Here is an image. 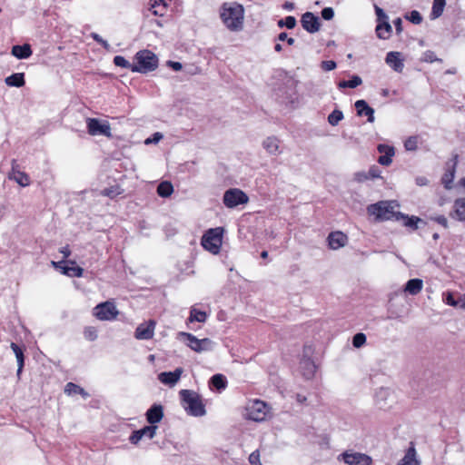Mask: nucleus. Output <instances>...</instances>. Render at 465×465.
<instances>
[{"instance_id":"16","label":"nucleus","mask_w":465,"mask_h":465,"mask_svg":"<svg viewBox=\"0 0 465 465\" xmlns=\"http://www.w3.org/2000/svg\"><path fill=\"white\" fill-rule=\"evenodd\" d=\"M379 153H383L378 159V163L384 166H389L392 163V157L395 154V149L393 146L380 143L377 146Z\"/></svg>"},{"instance_id":"48","label":"nucleus","mask_w":465,"mask_h":465,"mask_svg":"<svg viewBox=\"0 0 465 465\" xmlns=\"http://www.w3.org/2000/svg\"><path fill=\"white\" fill-rule=\"evenodd\" d=\"M84 336L88 341H95L97 339V331L94 327H86L84 331Z\"/></svg>"},{"instance_id":"11","label":"nucleus","mask_w":465,"mask_h":465,"mask_svg":"<svg viewBox=\"0 0 465 465\" xmlns=\"http://www.w3.org/2000/svg\"><path fill=\"white\" fill-rule=\"evenodd\" d=\"M342 460L348 465H371V458L360 452L345 451L341 454Z\"/></svg>"},{"instance_id":"64","label":"nucleus","mask_w":465,"mask_h":465,"mask_svg":"<svg viewBox=\"0 0 465 465\" xmlns=\"http://www.w3.org/2000/svg\"><path fill=\"white\" fill-rule=\"evenodd\" d=\"M60 252L64 255V258H68L71 254V251L69 249V246H64L60 249Z\"/></svg>"},{"instance_id":"7","label":"nucleus","mask_w":465,"mask_h":465,"mask_svg":"<svg viewBox=\"0 0 465 465\" xmlns=\"http://www.w3.org/2000/svg\"><path fill=\"white\" fill-rule=\"evenodd\" d=\"M248 195L238 188H231L225 191L223 198V204L227 208H234L240 204L247 203Z\"/></svg>"},{"instance_id":"20","label":"nucleus","mask_w":465,"mask_h":465,"mask_svg":"<svg viewBox=\"0 0 465 465\" xmlns=\"http://www.w3.org/2000/svg\"><path fill=\"white\" fill-rule=\"evenodd\" d=\"M401 56V53L391 51L386 54L385 58L386 64L398 73L402 72L404 68L403 59Z\"/></svg>"},{"instance_id":"58","label":"nucleus","mask_w":465,"mask_h":465,"mask_svg":"<svg viewBox=\"0 0 465 465\" xmlns=\"http://www.w3.org/2000/svg\"><path fill=\"white\" fill-rule=\"evenodd\" d=\"M354 179L359 183L365 182V181L369 180L368 173L367 172H358L354 174Z\"/></svg>"},{"instance_id":"13","label":"nucleus","mask_w":465,"mask_h":465,"mask_svg":"<svg viewBox=\"0 0 465 465\" xmlns=\"http://www.w3.org/2000/svg\"><path fill=\"white\" fill-rule=\"evenodd\" d=\"M155 322L150 320L147 322L141 323L134 331V337L137 340H150L154 334Z\"/></svg>"},{"instance_id":"26","label":"nucleus","mask_w":465,"mask_h":465,"mask_svg":"<svg viewBox=\"0 0 465 465\" xmlns=\"http://www.w3.org/2000/svg\"><path fill=\"white\" fill-rule=\"evenodd\" d=\"M422 287H423L422 280L414 278V279L409 280L406 282L405 287H404V292H408L411 295H416L422 290Z\"/></svg>"},{"instance_id":"37","label":"nucleus","mask_w":465,"mask_h":465,"mask_svg":"<svg viewBox=\"0 0 465 465\" xmlns=\"http://www.w3.org/2000/svg\"><path fill=\"white\" fill-rule=\"evenodd\" d=\"M173 192V186L170 182L164 181L157 186V193L163 198L169 197Z\"/></svg>"},{"instance_id":"15","label":"nucleus","mask_w":465,"mask_h":465,"mask_svg":"<svg viewBox=\"0 0 465 465\" xmlns=\"http://www.w3.org/2000/svg\"><path fill=\"white\" fill-rule=\"evenodd\" d=\"M458 163V155H454L452 163H447L446 170L441 178V183L446 189H451L455 177L456 165Z\"/></svg>"},{"instance_id":"29","label":"nucleus","mask_w":465,"mask_h":465,"mask_svg":"<svg viewBox=\"0 0 465 465\" xmlns=\"http://www.w3.org/2000/svg\"><path fill=\"white\" fill-rule=\"evenodd\" d=\"M263 148L270 153L276 155L279 152V140L274 137H267L262 143Z\"/></svg>"},{"instance_id":"35","label":"nucleus","mask_w":465,"mask_h":465,"mask_svg":"<svg viewBox=\"0 0 465 465\" xmlns=\"http://www.w3.org/2000/svg\"><path fill=\"white\" fill-rule=\"evenodd\" d=\"M73 265L68 266L64 265L62 267V272L64 275L70 276V277H81L84 273V269L79 266H74V262H70Z\"/></svg>"},{"instance_id":"3","label":"nucleus","mask_w":465,"mask_h":465,"mask_svg":"<svg viewBox=\"0 0 465 465\" xmlns=\"http://www.w3.org/2000/svg\"><path fill=\"white\" fill-rule=\"evenodd\" d=\"M135 64L132 66L133 73L147 74L158 67L157 55L148 49L138 51L134 57Z\"/></svg>"},{"instance_id":"63","label":"nucleus","mask_w":465,"mask_h":465,"mask_svg":"<svg viewBox=\"0 0 465 465\" xmlns=\"http://www.w3.org/2000/svg\"><path fill=\"white\" fill-rule=\"evenodd\" d=\"M312 353V349L311 346H308V345H305L303 347V354H302V359H307L308 357H311Z\"/></svg>"},{"instance_id":"19","label":"nucleus","mask_w":465,"mask_h":465,"mask_svg":"<svg viewBox=\"0 0 465 465\" xmlns=\"http://www.w3.org/2000/svg\"><path fill=\"white\" fill-rule=\"evenodd\" d=\"M183 373L182 368H176L173 371H163L158 375V380L166 385H175Z\"/></svg>"},{"instance_id":"41","label":"nucleus","mask_w":465,"mask_h":465,"mask_svg":"<svg viewBox=\"0 0 465 465\" xmlns=\"http://www.w3.org/2000/svg\"><path fill=\"white\" fill-rule=\"evenodd\" d=\"M157 426L153 424H150L148 426H144L143 428L140 429L143 433V438H147L149 440H152L154 438L157 430Z\"/></svg>"},{"instance_id":"33","label":"nucleus","mask_w":465,"mask_h":465,"mask_svg":"<svg viewBox=\"0 0 465 465\" xmlns=\"http://www.w3.org/2000/svg\"><path fill=\"white\" fill-rule=\"evenodd\" d=\"M445 5L446 0H433L432 8L430 15V19L434 20L439 18L442 15Z\"/></svg>"},{"instance_id":"25","label":"nucleus","mask_w":465,"mask_h":465,"mask_svg":"<svg viewBox=\"0 0 465 465\" xmlns=\"http://www.w3.org/2000/svg\"><path fill=\"white\" fill-rule=\"evenodd\" d=\"M5 83L10 87H22L25 84V74L24 73H14L11 75L5 77Z\"/></svg>"},{"instance_id":"21","label":"nucleus","mask_w":465,"mask_h":465,"mask_svg":"<svg viewBox=\"0 0 465 465\" xmlns=\"http://www.w3.org/2000/svg\"><path fill=\"white\" fill-rule=\"evenodd\" d=\"M11 54L17 59H27L32 55L33 51L29 44L15 45L12 47Z\"/></svg>"},{"instance_id":"42","label":"nucleus","mask_w":465,"mask_h":465,"mask_svg":"<svg viewBox=\"0 0 465 465\" xmlns=\"http://www.w3.org/2000/svg\"><path fill=\"white\" fill-rule=\"evenodd\" d=\"M279 27H287L288 29H292L296 25V19L294 16L289 15L286 16L284 19H281L277 23Z\"/></svg>"},{"instance_id":"54","label":"nucleus","mask_w":465,"mask_h":465,"mask_svg":"<svg viewBox=\"0 0 465 465\" xmlns=\"http://www.w3.org/2000/svg\"><path fill=\"white\" fill-rule=\"evenodd\" d=\"M367 173L369 179H376L381 177V170L376 165H372Z\"/></svg>"},{"instance_id":"24","label":"nucleus","mask_w":465,"mask_h":465,"mask_svg":"<svg viewBox=\"0 0 465 465\" xmlns=\"http://www.w3.org/2000/svg\"><path fill=\"white\" fill-rule=\"evenodd\" d=\"M460 222H465V198H458L453 203V213L450 214Z\"/></svg>"},{"instance_id":"2","label":"nucleus","mask_w":465,"mask_h":465,"mask_svg":"<svg viewBox=\"0 0 465 465\" xmlns=\"http://www.w3.org/2000/svg\"><path fill=\"white\" fill-rule=\"evenodd\" d=\"M181 404L186 413L193 417L205 415L206 410L200 394L192 390H181L179 391Z\"/></svg>"},{"instance_id":"56","label":"nucleus","mask_w":465,"mask_h":465,"mask_svg":"<svg viewBox=\"0 0 465 465\" xmlns=\"http://www.w3.org/2000/svg\"><path fill=\"white\" fill-rule=\"evenodd\" d=\"M374 7H375V14L377 15V23L384 21V20H388V15H386V13L383 11L382 8L379 7L378 5H375Z\"/></svg>"},{"instance_id":"8","label":"nucleus","mask_w":465,"mask_h":465,"mask_svg":"<svg viewBox=\"0 0 465 465\" xmlns=\"http://www.w3.org/2000/svg\"><path fill=\"white\" fill-rule=\"evenodd\" d=\"M118 313L114 302L109 301L101 302L94 308V315L100 321H113Z\"/></svg>"},{"instance_id":"31","label":"nucleus","mask_w":465,"mask_h":465,"mask_svg":"<svg viewBox=\"0 0 465 465\" xmlns=\"http://www.w3.org/2000/svg\"><path fill=\"white\" fill-rule=\"evenodd\" d=\"M398 465H420L416 459V450L414 447H410L404 457L399 461Z\"/></svg>"},{"instance_id":"22","label":"nucleus","mask_w":465,"mask_h":465,"mask_svg":"<svg viewBox=\"0 0 465 465\" xmlns=\"http://www.w3.org/2000/svg\"><path fill=\"white\" fill-rule=\"evenodd\" d=\"M148 10L154 16H163L168 7L164 0H150Z\"/></svg>"},{"instance_id":"57","label":"nucleus","mask_w":465,"mask_h":465,"mask_svg":"<svg viewBox=\"0 0 465 465\" xmlns=\"http://www.w3.org/2000/svg\"><path fill=\"white\" fill-rule=\"evenodd\" d=\"M430 219L432 221L438 223L439 224H440L444 228L448 227V220H447V218L444 215H438V216H435V217H430Z\"/></svg>"},{"instance_id":"45","label":"nucleus","mask_w":465,"mask_h":465,"mask_svg":"<svg viewBox=\"0 0 465 465\" xmlns=\"http://www.w3.org/2000/svg\"><path fill=\"white\" fill-rule=\"evenodd\" d=\"M405 18L414 25H420L422 22V16L417 10L411 11Z\"/></svg>"},{"instance_id":"12","label":"nucleus","mask_w":465,"mask_h":465,"mask_svg":"<svg viewBox=\"0 0 465 465\" xmlns=\"http://www.w3.org/2000/svg\"><path fill=\"white\" fill-rule=\"evenodd\" d=\"M248 418L254 421L264 420L267 415V405L262 401H255L248 409Z\"/></svg>"},{"instance_id":"5","label":"nucleus","mask_w":465,"mask_h":465,"mask_svg":"<svg viewBox=\"0 0 465 465\" xmlns=\"http://www.w3.org/2000/svg\"><path fill=\"white\" fill-rule=\"evenodd\" d=\"M367 210L369 214L375 216L378 221H396V214L398 212L394 211L392 202L381 201L369 205Z\"/></svg>"},{"instance_id":"40","label":"nucleus","mask_w":465,"mask_h":465,"mask_svg":"<svg viewBox=\"0 0 465 465\" xmlns=\"http://www.w3.org/2000/svg\"><path fill=\"white\" fill-rule=\"evenodd\" d=\"M419 136L412 135L408 137L404 142L406 151L414 152L418 149Z\"/></svg>"},{"instance_id":"18","label":"nucleus","mask_w":465,"mask_h":465,"mask_svg":"<svg viewBox=\"0 0 465 465\" xmlns=\"http://www.w3.org/2000/svg\"><path fill=\"white\" fill-rule=\"evenodd\" d=\"M354 106L358 116H367L369 123L374 122V109L371 107L365 100L361 99L356 101Z\"/></svg>"},{"instance_id":"34","label":"nucleus","mask_w":465,"mask_h":465,"mask_svg":"<svg viewBox=\"0 0 465 465\" xmlns=\"http://www.w3.org/2000/svg\"><path fill=\"white\" fill-rule=\"evenodd\" d=\"M64 393H66L67 395L80 394L84 399L89 397V393L87 391H85L82 387L74 382H68L65 385Z\"/></svg>"},{"instance_id":"14","label":"nucleus","mask_w":465,"mask_h":465,"mask_svg":"<svg viewBox=\"0 0 465 465\" xmlns=\"http://www.w3.org/2000/svg\"><path fill=\"white\" fill-rule=\"evenodd\" d=\"M327 241L330 249L338 250L347 244L348 237L342 232L335 231L329 233Z\"/></svg>"},{"instance_id":"39","label":"nucleus","mask_w":465,"mask_h":465,"mask_svg":"<svg viewBox=\"0 0 465 465\" xmlns=\"http://www.w3.org/2000/svg\"><path fill=\"white\" fill-rule=\"evenodd\" d=\"M344 118L343 113L341 110L336 108L328 115V123L331 126H336Z\"/></svg>"},{"instance_id":"52","label":"nucleus","mask_w":465,"mask_h":465,"mask_svg":"<svg viewBox=\"0 0 465 465\" xmlns=\"http://www.w3.org/2000/svg\"><path fill=\"white\" fill-rule=\"evenodd\" d=\"M143 439V433L141 430H137L133 431L132 435L129 438V440L132 444L136 445Z\"/></svg>"},{"instance_id":"55","label":"nucleus","mask_w":465,"mask_h":465,"mask_svg":"<svg viewBox=\"0 0 465 465\" xmlns=\"http://www.w3.org/2000/svg\"><path fill=\"white\" fill-rule=\"evenodd\" d=\"M276 40H278V41H286L289 45H293L294 43H295V39L292 38V37H288V35H287L286 32L280 33L277 35Z\"/></svg>"},{"instance_id":"43","label":"nucleus","mask_w":465,"mask_h":465,"mask_svg":"<svg viewBox=\"0 0 465 465\" xmlns=\"http://www.w3.org/2000/svg\"><path fill=\"white\" fill-rule=\"evenodd\" d=\"M114 64L116 66L130 69L132 71V66H134V64H131L129 61H127L124 56L122 55H116L114 57Z\"/></svg>"},{"instance_id":"62","label":"nucleus","mask_w":465,"mask_h":465,"mask_svg":"<svg viewBox=\"0 0 465 465\" xmlns=\"http://www.w3.org/2000/svg\"><path fill=\"white\" fill-rule=\"evenodd\" d=\"M393 24H394V26H395L397 34H401L402 32V21H401V18H396L393 21Z\"/></svg>"},{"instance_id":"27","label":"nucleus","mask_w":465,"mask_h":465,"mask_svg":"<svg viewBox=\"0 0 465 465\" xmlns=\"http://www.w3.org/2000/svg\"><path fill=\"white\" fill-rule=\"evenodd\" d=\"M392 28L388 20L377 23L376 34L380 39H388L391 34Z\"/></svg>"},{"instance_id":"59","label":"nucleus","mask_w":465,"mask_h":465,"mask_svg":"<svg viewBox=\"0 0 465 465\" xmlns=\"http://www.w3.org/2000/svg\"><path fill=\"white\" fill-rule=\"evenodd\" d=\"M167 64L174 71H180L183 68V65L180 62L168 61Z\"/></svg>"},{"instance_id":"60","label":"nucleus","mask_w":465,"mask_h":465,"mask_svg":"<svg viewBox=\"0 0 465 465\" xmlns=\"http://www.w3.org/2000/svg\"><path fill=\"white\" fill-rule=\"evenodd\" d=\"M446 303L450 306H459V300L456 301L451 293H449L446 297Z\"/></svg>"},{"instance_id":"9","label":"nucleus","mask_w":465,"mask_h":465,"mask_svg":"<svg viewBox=\"0 0 465 465\" xmlns=\"http://www.w3.org/2000/svg\"><path fill=\"white\" fill-rule=\"evenodd\" d=\"M86 123L89 134L111 137V127L106 121L101 122L97 118H87Z\"/></svg>"},{"instance_id":"28","label":"nucleus","mask_w":465,"mask_h":465,"mask_svg":"<svg viewBox=\"0 0 465 465\" xmlns=\"http://www.w3.org/2000/svg\"><path fill=\"white\" fill-rule=\"evenodd\" d=\"M10 347L16 357L17 365H18L17 376L19 377L23 371L24 365H25L24 351L18 344H16L15 342H11Z\"/></svg>"},{"instance_id":"10","label":"nucleus","mask_w":465,"mask_h":465,"mask_svg":"<svg viewBox=\"0 0 465 465\" xmlns=\"http://www.w3.org/2000/svg\"><path fill=\"white\" fill-rule=\"evenodd\" d=\"M301 24L302 28L310 34H314L320 30V18L312 12H306L302 15Z\"/></svg>"},{"instance_id":"47","label":"nucleus","mask_w":465,"mask_h":465,"mask_svg":"<svg viewBox=\"0 0 465 465\" xmlns=\"http://www.w3.org/2000/svg\"><path fill=\"white\" fill-rule=\"evenodd\" d=\"M366 335L362 332H358L352 337V345L355 348H361L366 342Z\"/></svg>"},{"instance_id":"4","label":"nucleus","mask_w":465,"mask_h":465,"mask_svg":"<svg viewBox=\"0 0 465 465\" xmlns=\"http://www.w3.org/2000/svg\"><path fill=\"white\" fill-rule=\"evenodd\" d=\"M223 229L216 227L209 229L202 237V246L213 254L219 253L223 242Z\"/></svg>"},{"instance_id":"17","label":"nucleus","mask_w":465,"mask_h":465,"mask_svg":"<svg viewBox=\"0 0 465 465\" xmlns=\"http://www.w3.org/2000/svg\"><path fill=\"white\" fill-rule=\"evenodd\" d=\"M146 420L155 425L163 418V407L161 404L153 403L145 413Z\"/></svg>"},{"instance_id":"23","label":"nucleus","mask_w":465,"mask_h":465,"mask_svg":"<svg viewBox=\"0 0 465 465\" xmlns=\"http://www.w3.org/2000/svg\"><path fill=\"white\" fill-rule=\"evenodd\" d=\"M396 221H402L403 225L409 227L412 230L418 229V223H422V220L417 216H409L408 214H404L402 213H397Z\"/></svg>"},{"instance_id":"53","label":"nucleus","mask_w":465,"mask_h":465,"mask_svg":"<svg viewBox=\"0 0 465 465\" xmlns=\"http://www.w3.org/2000/svg\"><path fill=\"white\" fill-rule=\"evenodd\" d=\"M163 135L161 133L156 132L151 137L147 138L144 141V143L145 144L157 143L160 142V140L163 139Z\"/></svg>"},{"instance_id":"30","label":"nucleus","mask_w":465,"mask_h":465,"mask_svg":"<svg viewBox=\"0 0 465 465\" xmlns=\"http://www.w3.org/2000/svg\"><path fill=\"white\" fill-rule=\"evenodd\" d=\"M301 366L304 370L303 375L307 379H311L313 377L316 371V365L311 357H308L307 359H302Z\"/></svg>"},{"instance_id":"44","label":"nucleus","mask_w":465,"mask_h":465,"mask_svg":"<svg viewBox=\"0 0 465 465\" xmlns=\"http://www.w3.org/2000/svg\"><path fill=\"white\" fill-rule=\"evenodd\" d=\"M421 61L425 63H433V62H442V59L438 58L436 54L433 51L427 50L423 53Z\"/></svg>"},{"instance_id":"6","label":"nucleus","mask_w":465,"mask_h":465,"mask_svg":"<svg viewBox=\"0 0 465 465\" xmlns=\"http://www.w3.org/2000/svg\"><path fill=\"white\" fill-rule=\"evenodd\" d=\"M178 335L183 339L188 347L196 352L212 351L213 348V341L209 338L198 339L193 334L184 331L179 332Z\"/></svg>"},{"instance_id":"49","label":"nucleus","mask_w":465,"mask_h":465,"mask_svg":"<svg viewBox=\"0 0 465 465\" xmlns=\"http://www.w3.org/2000/svg\"><path fill=\"white\" fill-rule=\"evenodd\" d=\"M337 66V64L335 61L333 60H327V61H322L321 63V68L323 70V71H326V72H329V71H331V70H334Z\"/></svg>"},{"instance_id":"51","label":"nucleus","mask_w":465,"mask_h":465,"mask_svg":"<svg viewBox=\"0 0 465 465\" xmlns=\"http://www.w3.org/2000/svg\"><path fill=\"white\" fill-rule=\"evenodd\" d=\"M322 17L324 20H331L334 16V10L331 7H324L321 12Z\"/></svg>"},{"instance_id":"36","label":"nucleus","mask_w":465,"mask_h":465,"mask_svg":"<svg viewBox=\"0 0 465 465\" xmlns=\"http://www.w3.org/2000/svg\"><path fill=\"white\" fill-rule=\"evenodd\" d=\"M210 384L218 391L224 390L227 386L226 377L220 373L214 374L210 380Z\"/></svg>"},{"instance_id":"32","label":"nucleus","mask_w":465,"mask_h":465,"mask_svg":"<svg viewBox=\"0 0 465 465\" xmlns=\"http://www.w3.org/2000/svg\"><path fill=\"white\" fill-rule=\"evenodd\" d=\"M362 84L361 78L354 74L351 77L350 80H341L338 83V88L339 89H345V88H356L359 85Z\"/></svg>"},{"instance_id":"38","label":"nucleus","mask_w":465,"mask_h":465,"mask_svg":"<svg viewBox=\"0 0 465 465\" xmlns=\"http://www.w3.org/2000/svg\"><path fill=\"white\" fill-rule=\"evenodd\" d=\"M207 313L203 311L197 310L195 308H192L190 311V316L188 318V321L193 322H205L207 320Z\"/></svg>"},{"instance_id":"50","label":"nucleus","mask_w":465,"mask_h":465,"mask_svg":"<svg viewBox=\"0 0 465 465\" xmlns=\"http://www.w3.org/2000/svg\"><path fill=\"white\" fill-rule=\"evenodd\" d=\"M249 462L251 465H262L260 460V452L258 450L250 454Z\"/></svg>"},{"instance_id":"1","label":"nucleus","mask_w":465,"mask_h":465,"mask_svg":"<svg viewBox=\"0 0 465 465\" xmlns=\"http://www.w3.org/2000/svg\"><path fill=\"white\" fill-rule=\"evenodd\" d=\"M220 17L224 25L232 32H238L242 29L244 9L237 3H223Z\"/></svg>"},{"instance_id":"61","label":"nucleus","mask_w":465,"mask_h":465,"mask_svg":"<svg viewBox=\"0 0 465 465\" xmlns=\"http://www.w3.org/2000/svg\"><path fill=\"white\" fill-rule=\"evenodd\" d=\"M415 183L418 186H425L428 184L429 180L425 176H418L415 179Z\"/></svg>"},{"instance_id":"46","label":"nucleus","mask_w":465,"mask_h":465,"mask_svg":"<svg viewBox=\"0 0 465 465\" xmlns=\"http://www.w3.org/2000/svg\"><path fill=\"white\" fill-rule=\"evenodd\" d=\"M15 180L23 187H25L30 183L29 176L23 172H17V173L15 175Z\"/></svg>"}]
</instances>
